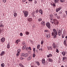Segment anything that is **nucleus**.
<instances>
[{"mask_svg":"<svg viewBox=\"0 0 67 67\" xmlns=\"http://www.w3.org/2000/svg\"><path fill=\"white\" fill-rule=\"evenodd\" d=\"M23 12L24 13V15L25 17H27L29 14L27 11L23 10Z\"/></svg>","mask_w":67,"mask_h":67,"instance_id":"1","label":"nucleus"},{"mask_svg":"<svg viewBox=\"0 0 67 67\" xmlns=\"http://www.w3.org/2000/svg\"><path fill=\"white\" fill-rule=\"evenodd\" d=\"M53 32H52L51 34H56L57 35V32L56 31V30L55 29H53Z\"/></svg>","mask_w":67,"mask_h":67,"instance_id":"2","label":"nucleus"},{"mask_svg":"<svg viewBox=\"0 0 67 67\" xmlns=\"http://www.w3.org/2000/svg\"><path fill=\"white\" fill-rule=\"evenodd\" d=\"M46 25L48 28L50 29L51 28V25H50V23L49 22H48L46 24Z\"/></svg>","mask_w":67,"mask_h":67,"instance_id":"3","label":"nucleus"},{"mask_svg":"<svg viewBox=\"0 0 67 67\" xmlns=\"http://www.w3.org/2000/svg\"><path fill=\"white\" fill-rule=\"evenodd\" d=\"M52 46H53V48L54 49L55 48H57V45H56V44L54 43H53Z\"/></svg>","mask_w":67,"mask_h":67,"instance_id":"4","label":"nucleus"},{"mask_svg":"<svg viewBox=\"0 0 67 67\" xmlns=\"http://www.w3.org/2000/svg\"><path fill=\"white\" fill-rule=\"evenodd\" d=\"M53 56L52 54L51 53H49V54L48 55H47V56L48 58H49L50 57H52Z\"/></svg>","mask_w":67,"mask_h":67,"instance_id":"5","label":"nucleus"},{"mask_svg":"<svg viewBox=\"0 0 67 67\" xmlns=\"http://www.w3.org/2000/svg\"><path fill=\"white\" fill-rule=\"evenodd\" d=\"M66 51H63L62 52V54L63 55V56H65L66 55Z\"/></svg>","mask_w":67,"mask_h":67,"instance_id":"6","label":"nucleus"},{"mask_svg":"<svg viewBox=\"0 0 67 67\" xmlns=\"http://www.w3.org/2000/svg\"><path fill=\"white\" fill-rule=\"evenodd\" d=\"M60 9H61V7H60L59 8H57L56 9V12H58L59 11H60Z\"/></svg>","mask_w":67,"mask_h":67,"instance_id":"7","label":"nucleus"},{"mask_svg":"<svg viewBox=\"0 0 67 67\" xmlns=\"http://www.w3.org/2000/svg\"><path fill=\"white\" fill-rule=\"evenodd\" d=\"M52 36H54L53 38H55L57 37V36H56V35H57V34H52Z\"/></svg>","mask_w":67,"mask_h":67,"instance_id":"8","label":"nucleus"},{"mask_svg":"<svg viewBox=\"0 0 67 67\" xmlns=\"http://www.w3.org/2000/svg\"><path fill=\"white\" fill-rule=\"evenodd\" d=\"M41 25H42L43 26H45L46 24H45V21H42L41 23Z\"/></svg>","mask_w":67,"mask_h":67,"instance_id":"9","label":"nucleus"},{"mask_svg":"<svg viewBox=\"0 0 67 67\" xmlns=\"http://www.w3.org/2000/svg\"><path fill=\"white\" fill-rule=\"evenodd\" d=\"M5 39L4 37H3L1 39V42H2L3 43L4 41H5Z\"/></svg>","mask_w":67,"mask_h":67,"instance_id":"10","label":"nucleus"},{"mask_svg":"<svg viewBox=\"0 0 67 67\" xmlns=\"http://www.w3.org/2000/svg\"><path fill=\"white\" fill-rule=\"evenodd\" d=\"M47 48L48 50H53L52 47H47Z\"/></svg>","mask_w":67,"mask_h":67,"instance_id":"11","label":"nucleus"},{"mask_svg":"<svg viewBox=\"0 0 67 67\" xmlns=\"http://www.w3.org/2000/svg\"><path fill=\"white\" fill-rule=\"evenodd\" d=\"M5 51H2V53H1V56H2L4 55V54H5Z\"/></svg>","mask_w":67,"mask_h":67,"instance_id":"12","label":"nucleus"},{"mask_svg":"<svg viewBox=\"0 0 67 67\" xmlns=\"http://www.w3.org/2000/svg\"><path fill=\"white\" fill-rule=\"evenodd\" d=\"M39 12L41 13V14L43 15V10H42V9H39Z\"/></svg>","mask_w":67,"mask_h":67,"instance_id":"13","label":"nucleus"},{"mask_svg":"<svg viewBox=\"0 0 67 67\" xmlns=\"http://www.w3.org/2000/svg\"><path fill=\"white\" fill-rule=\"evenodd\" d=\"M48 59L49 62H51V63H52V62H53V59H52L49 58H48Z\"/></svg>","mask_w":67,"mask_h":67,"instance_id":"14","label":"nucleus"},{"mask_svg":"<svg viewBox=\"0 0 67 67\" xmlns=\"http://www.w3.org/2000/svg\"><path fill=\"white\" fill-rule=\"evenodd\" d=\"M42 64H45V60L44 59H42Z\"/></svg>","mask_w":67,"mask_h":67,"instance_id":"15","label":"nucleus"},{"mask_svg":"<svg viewBox=\"0 0 67 67\" xmlns=\"http://www.w3.org/2000/svg\"><path fill=\"white\" fill-rule=\"evenodd\" d=\"M35 63H36L38 66H40V62H39L38 61H36Z\"/></svg>","mask_w":67,"mask_h":67,"instance_id":"16","label":"nucleus"},{"mask_svg":"<svg viewBox=\"0 0 67 67\" xmlns=\"http://www.w3.org/2000/svg\"><path fill=\"white\" fill-rule=\"evenodd\" d=\"M10 43H8L7 45V48H8V49H9V48H10Z\"/></svg>","mask_w":67,"mask_h":67,"instance_id":"17","label":"nucleus"},{"mask_svg":"<svg viewBox=\"0 0 67 67\" xmlns=\"http://www.w3.org/2000/svg\"><path fill=\"white\" fill-rule=\"evenodd\" d=\"M51 5H52L53 7H56V5H55V4L54 3H53L52 4V3H51Z\"/></svg>","mask_w":67,"mask_h":67,"instance_id":"18","label":"nucleus"},{"mask_svg":"<svg viewBox=\"0 0 67 67\" xmlns=\"http://www.w3.org/2000/svg\"><path fill=\"white\" fill-rule=\"evenodd\" d=\"M46 36L47 38H49L51 37V36H50V35H46Z\"/></svg>","mask_w":67,"mask_h":67,"instance_id":"19","label":"nucleus"},{"mask_svg":"<svg viewBox=\"0 0 67 67\" xmlns=\"http://www.w3.org/2000/svg\"><path fill=\"white\" fill-rule=\"evenodd\" d=\"M66 58H67V57H66L64 56L63 57V60H65Z\"/></svg>","mask_w":67,"mask_h":67,"instance_id":"20","label":"nucleus"},{"mask_svg":"<svg viewBox=\"0 0 67 67\" xmlns=\"http://www.w3.org/2000/svg\"><path fill=\"white\" fill-rule=\"evenodd\" d=\"M29 56V54L28 53H26L25 54V57H27Z\"/></svg>","mask_w":67,"mask_h":67,"instance_id":"21","label":"nucleus"},{"mask_svg":"<svg viewBox=\"0 0 67 67\" xmlns=\"http://www.w3.org/2000/svg\"><path fill=\"white\" fill-rule=\"evenodd\" d=\"M28 21H29V22H31V21H32V18H30L29 19H28Z\"/></svg>","mask_w":67,"mask_h":67,"instance_id":"22","label":"nucleus"},{"mask_svg":"<svg viewBox=\"0 0 67 67\" xmlns=\"http://www.w3.org/2000/svg\"><path fill=\"white\" fill-rule=\"evenodd\" d=\"M31 59V56H29L27 58L28 60H30Z\"/></svg>","mask_w":67,"mask_h":67,"instance_id":"23","label":"nucleus"},{"mask_svg":"<svg viewBox=\"0 0 67 67\" xmlns=\"http://www.w3.org/2000/svg\"><path fill=\"white\" fill-rule=\"evenodd\" d=\"M42 21V19L41 18H39L38 19V22H40V21Z\"/></svg>","mask_w":67,"mask_h":67,"instance_id":"24","label":"nucleus"},{"mask_svg":"<svg viewBox=\"0 0 67 67\" xmlns=\"http://www.w3.org/2000/svg\"><path fill=\"white\" fill-rule=\"evenodd\" d=\"M4 26L2 23H0V27H3Z\"/></svg>","mask_w":67,"mask_h":67,"instance_id":"25","label":"nucleus"},{"mask_svg":"<svg viewBox=\"0 0 67 67\" xmlns=\"http://www.w3.org/2000/svg\"><path fill=\"white\" fill-rule=\"evenodd\" d=\"M14 15L15 17H16V16H17V13H15L14 14Z\"/></svg>","mask_w":67,"mask_h":67,"instance_id":"26","label":"nucleus"},{"mask_svg":"<svg viewBox=\"0 0 67 67\" xmlns=\"http://www.w3.org/2000/svg\"><path fill=\"white\" fill-rule=\"evenodd\" d=\"M53 21L54 22H56L57 21H58L56 19H54Z\"/></svg>","mask_w":67,"mask_h":67,"instance_id":"27","label":"nucleus"},{"mask_svg":"<svg viewBox=\"0 0 67 67\" xmlns=\"http://www.w3.org/2000/svg\"><path fill=\"white\" fill-rule=\"evenodd\" d=\"M1 66L2 67H4V63H2L1 64Z\"/></svg>","mask_w":67,"mask_h":67,"instance_id":"28","label":"nucleus"},{"mask_svg":"<svg viewBox=\"0 0 67 67\" xmlns=\"http://www.w3.org/2000/svg\"><path fill=\"white\" fill-rule=\"evenodd\" d=\"M25 33L26 35H29L30 33V32H29L28 31H26V32Z\"/></svg>","mask_w":67,"mask_h":67,"instance_id":"29","label":"nucleus"},{"mask_svg":"<svg viewBox=\"0 0 67 67\" xmlns=\"http://www.w3.org/2000/svg\"><path fill=\"white\" fill-rule=\"evenodd\" d=\"M36 49L35 48H34L33 49V51L34 52V54H35V51H36V50H35Z\"/></svg>","mask_w":67,"mask_h":67,"instance_id":"30","label":"nucleus"},{"mask_svg":"<svg viewBox=\"0 0 67 67\" xmlns=\"http://www.w3.org/2000/svg\"><path fill=\"white\" fill-rule=\"evenodd\" d=\"M25 55V54L23 53H22L21 54V55L22 56H24Z\"/></svg>","mask_w":67,"mask_h":67,"instance_id":"31","label":"nucleus"},{"mask_svg":"<svg viewBox=\"0 0 67 67\" xmlns=\"http://www.w3.org/2000/svg\"><path fill=\"white\" fill-rule=\"evenodd\" d=\"M19 55H20V53H19V52H17V54H16V56H17V57H18Z\"/></svg>","mask_w":67,"mask_h":67,"instance_id":"32","label":"nucleus"},{"mask_svg":"<svg viewBox=\"0 0 67 67\" xmlns=\"http://www.w3.org/2000/svg\"><path fill=\"white\" fill-rule=\"evenodd\" d=\"M59 1V0H55L54 1L55 3H57L58 1Z\"/></svg>","mask_w":67,"mask_h":67,"instance_id":"33","label":"nucleus"},{"mask_svg":"<svg viewBox=\"0 0 67 67\" xmlns=\"http://www.w3.org/2000/svg\"><path fill=\"white\" fill-rule=\"evenodd\" d=\"M63 18H66V15H63Z\"/></svg>","mask_w":67,"mask_h":67,"instance_id":"34","label":"nucleus"},{"mask_svg":"<svg viewBox=\"0 0 67 67\" xmlns=\"http://www.w3.org/2000/svg\"><path fill=\"white\" fill-rule=\"evenodd\" d=\"M59 24V21H57L56 22V24H55V25H58Z\"/></svg>","mask_w":67,"mask_h":67,"instance_id":"35","label":"nucleus"},{"mask_svg":"<svg viewBox=\"0 0 67 67\" xmlns=\"http://www.w3.org/2000/svg\"><path fill=\"white\" fill-rule=\"evenodd\" d=\"M63 33L64 35H66V31H65V30H64L63 32Z\"/></svg>","mask_w":67,"mask_h":67,"instance_id":"36","label":"nucleus"},{"mask_svg":"<svg viewBox=\"0 0 67 67\" xmlns=\"http://www.w3.org/2000/svg\"><path fill=\"white\" fill-rule=\"evenodd\" d=\"M54 16H55V17H57V13H54Z\"/></svg>","mask_w":67,"mask_h":67,"instance_id":"37","label":"nucleus"},{"mask_svg":"<svg viewBox=\"0 0 67 67\" xmlns=\"http://www.w3.org/2000/svg\"><path fill=\"white\" fill-rule=\"evenodd\" d=\"M43 43H44V40H42L41 43V45H43Z\"/></svg>","mask_w":67,"mask_h":67,"instance_id":"38","label":"nucleus"},{"mask_svg":"<svg viewBox=\"0 0 67 67\" xmlns=\"http://www.w3.org/2000/svg\"><path fill=\"white\" fill-rule=\"evenodd\" d=\"M66 40H65L64 41V42L63 43L64 45H65V44H66Z\"/></svg>","mask_w":67,"mask_h":67,"instance_id":"39","label":"nucleus"},{"mask_svg":"<svg viewBox=\"0 0 67 67\" xmlns=\"http://www.w3.org/2000/svg\"><path fill=\"white\" fill-rule=\"evenodd\" d=\"M25 48H26V46H24L23 47V49H25Z\"/></svg>","mask_w":67,"mask_h":67,"instance_id":"40","label":"nucleus"},{"mask_svg":"<svg viewBox=\"0 0 67 67\" xmlns=\"http://www.w3.org/2000/svg\"><path fill=\"white\" fill-rule=\"evenodd\" d=\"M49 16H50V17L51 18H52H52H53V15L50 14L49 15Z\"/></svg>","mask_w":67,"mask_h":67,"instance_id":"41","label":"nucleus"},{"mask_svg":"<svg viewBox=\"0 0 67 67\" xmlns=\"http://www.w3.org/2000/svg\"><path fill=\"white\" fill-rule=\"evenodd\" d=\"M35 56H36V55H35V53H33V57H35Z\"/></svg>","mask_w":67,"mask_h":67,"instance_id":"42","label":"nucleus"},{"mask_svg":"<svg viewBox=\"0 0 67 67\" xmlns=\"http://www.w3.org/2000/svg\"><path fill=\"white\" fill-rule=\"evenodd\" d=\"M57 19H59V18H60V16H58V15L57 16Z\"/></svg>","mask_w":67,"mask_h":67,"instance_id":"43","label":"nucleus"},{"mask_svg":"<svg viewBox=\"0 0 67 67\" xmlns=\"http://www.w3.org/2000/svg\"><path fill=\"white\" fill-rule=\"evenodd\" d=\"M61 2H65V0H60Z\"/></svg>","mask_w":67,"mask_h":67,"instance_id":"44","label":"nucleus"},{"mask_svg":"<svg viewBox=\"0 0 67 67\" xmlns=\"http://www.w3.org/2000/svg\"><path fill=\"white\" fill-rule=\"evenodd\" d=\"M56 52H57V53H59V51L58 50V49H56Z\"/></svg>","mask_w":67,"mask_h":67,"instance_id":"45","label":"nucleus"},{"mask_svg":"<svg viewBox=\"0 0 67 67\" xmlns=\"http://www.w3.org/2000/svg\"><path fill=\"white\" fill-rule=\"evenodd\" d=\"M30 43L32 44H34V43H33V41H30Z\"/></svg>","mask_w":67,"mask_h":67,"instance_id":"46","label":"nucleus"},{"mask_svg":"<svg viewBox=\"0 0 67 67\" xmlns=\"http://www.w3.org/2000/svg\"><path fill=\"white\" fill-rule=\"evenodd\" d=\"M21 52V50L20 49H18V53H20Z\"/></svg>","mask_w":67,"mask_h":67,"instance_id":"47","label":"nucleus"},{"mask_svg":"<svg viewBox=\"0 0 67 67\" xmlns=\"http://www.w3.org/2000/svg\"><path fill=\"white\" fill-rule=\"evenodd\" d=\"M61 34L60 33V32H58V34L59 36H60V34Z\"/></svg>","mask_w":67,"mask_h":67,"instance_id":"48","label":"nucleus"},{"mask_svg":"<svg viewBox=\"0 0 67 67\" xmlns=\"http://www.w3.org/2000/svg\"><path fill=\"white\" fill-rule=\"evenodd\" d=\"M36 13H38V10L37 9V10H36Z\"/></svg>","mask_w":67,"mask_h":67,"instance_id":"49","label":"nucleus"},{"mask_svg":"<svg viewBox=\"0 0 67 67\" xmlns=\"http://www.w3.org/2000/svg\"><path fill=\"white\" fill-rule=\"evenodd\" d=\"M28 49H30V51H31V50H32V49H31V47H28Z\"/></svg>","mask_w":67,"mask_h":67,"instance_id":"50","label":"nucleus"},{"mask_svg":"<svg viewBox=\"0 0 67 67\" xmlns=\"http://www.w3.org/2000/svg\"><path fill=\"white\" fill-rule=\"evenodd\" d=\"M3 2H4V3H5L6 2V0H3Z\"/></svg>","mask_w":67,"mask_h":67,"instance_id":"51","label":"nucleus"},{"mask_svg":"<svg viewBox=\"0 0 67 67\" xmlns=\"http://www.w3.org/2000/svg\"><path fill=\"white\" fill-rule=\"evenodd\" d=\"M45 32H49V31L47 30H45L44 31Z\"/></svg>","mask_w":67,"mask_h":67,"instance_id":"52","label":"nucleus"},{"mask_svg":"<svg viewBox=\"0 0 67 67\" xmlns=\"http://www.w3.org/2000/svg\"><path fill=\"white\" fill-rule=\"evenodd\" d=\"M59 14H62V11H60L59 13Z\"/></svg>","mask_w":67,"mask_h":67,"instance_id":"53","label":"nucleus"},{"mask_svg":"<svg viewBox=\"0 0 67 67\" xmlns=\"http://www.w3.org/2000/svg\"><path fill=\"white\" fill-rule=\"evenodd\" d=\"M19 41V40H17V41H16V43H17V44H18V43H19V42H18V41Z\"/></svg>","mask_w":67,"mask_h":67,"instance_id":"54","label":"nucleus"},{"mask_svg":"<svg viewBox=\"0 0 67 67\" xmlns=\"http://www.w3.org/2000/svg\"><path fill=\"white\" fill-rule=\"evenodd\" d=\"M26 0H22V1L23 2H25L26 1Z\"/></svg>","mask_w":67,"mask_h":67,"instance_id":"55","label":"nucleus"},{"mask_svg":"<svg viewBox=\"0 0 67 67\" xmlns=\"http://www.w3.org/2000/svg\"><path fill=\"white\" fill-rule=\"evenodd\" d=\"M20 36H23V34L22 33H21L20 34Z\"/></svg>","mask_w":67,"mask_h":67,"instance_id":"56","label":"nucleus"},{"mask_svg":"<svg viewBox=\"0 0 67 67\" xmlns=\"http://www.w3.org/2000/svg\"><path fill=\"white\" fill-rule=\"evenodd\" d=\"M58 32H60L61 33H62V30H61V31H60V30L59 29V31H58Z\"/></svg>","mask_w":67,"mask_h":67,"instance_id":"57","label":"nucleus"},{"mask_svg":"<svg viewBox=\"0 0 67 67\" xmlns=\"http://www.w3.org/2000/svg\"><path fill=\"white\" fill-rule=\"evenodd\" d=\"M35 4H36L37 3V1H35Z\"/></svg>","mask_w":67,"mask_h":67,"instance_id":"58","label":"nucleus"},{"mask_svg":"<svg viewBox=\"0 0 67 67\" xmlns=\"http://www.w3.org/2000/svg\"><path fill=\"white\" fill-rule=\"evenodd\" d=\"M30 2H32L33 0H28Z\"/></svg>","mask_w":67,"mask_h":67,"instance_id":"59","label":"nucleus"},{"mask_svg":"<svg viewBox=\"0 0 67 67\" xmlns=\"http://www.w3.org/2000/svg\"><path fill=\"white\" fill-rule=\"evenodd\" d=\"M41 52H42V51H43V48H41Z\"/></svg>","mask_w":67,"mask_h":67,"instance_id":"60","label":"nucleus"},{"mask_svg":"<svg viewBox=\"0 0 67 67\" xmlns=\"http://www.w3.org/2000/svg\"><path fill=\"white\" fill-rule=\"evenodd\" d=\"M22 65V64L20 63L19 64V66H21V65Z\"/></svg>","mask_w":67,"mask_h":67,"instance_id":"61","label":"nucleus"},{"mask_svg":"<svg viewBox=\"0 0 67 67\" xmlns=\"http://www.w3.org/2000/svg\"><path fill=\"white\" fill-rule=\"evenodd\" d=\"M40 47H37V49H39V48H40Z\"/></svg>","mask_w":67,"mask_h":67,"instance_id":"62","label":"nucleus"},{"mask_svg":"<svg viewBox=\"0 0 67 67\" xmlns=\"http://www.w3.org/2000/svg\"><path fill=\"white\" fill-rule=\"evenodd\" d=\"M25 42H23V45H24V44H25Z\"/></svg>","mask_w":67,"mask_h":67,"instance_id":"63","label":"nucleus"},{"mask_svg":"<svg viewBox=\"0 0 67 67\" xmlns=\"http://www.w3.org/2000/svg\"><path fill=\"white\" fill-rule=\"evenodd\" d=\"M21 67H24V66L23 65H22L21 66Z\"/></svg>","mask_w":67,"mask_h":67,"instance_id":"64","label":"nucleus"}]
</instances>
